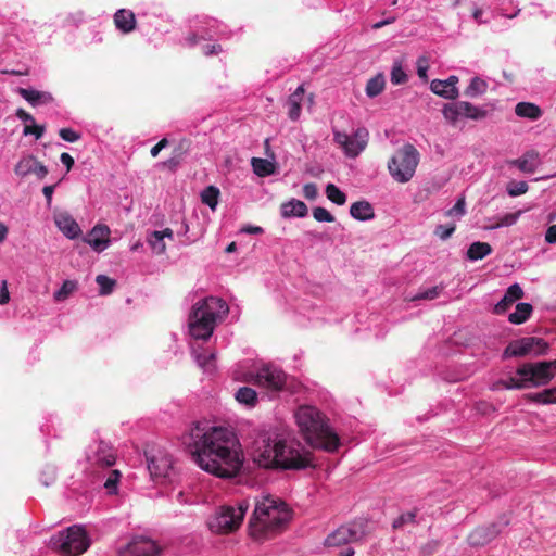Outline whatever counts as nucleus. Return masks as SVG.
<instances>
[{
	"instance_id": "nucleus-1",
	"label": "nucleus",
	"mask_w": 556,
	"mask_h": 556,
	"mask_svg": "<svg viewBox=\"0 0 556 556\" xmlns=\"http://www.w3.org/2000/svg\"><path fill=\"white\" fill-rule=\"evenodd\" d=\"M291 520V510L278 497L263 495L255 502L253 515L249 521V534L264 542L280 533Z\"/></svg>"
},
{
	"instance_id": "nucleus-2",
	"label": "nucleus",
	"mask_w": 556,
	"mask_h": 556,
	"mask_svg": "<svg viewBox=\"0 0 556 556\" xmlns=\"http://www.w3.org/2000/svg\"><path fill=\"white\" fill-rule=\"evenodd\" d=\"M295 419L304 439L313 448L334 452L341 446L340 438L329 426L328 418L315 406H300Z\"/></svg>"
},
{
	"instance_id": "nucleus-3",
	"label": "nucleus",
	"mask_w": 556,
	"mask_h": 556,
	"mask_svg": "<svg viewBox=\"0 0 556 556\" xmlns=\"http://www.w3.org/2000/svg\"><path fill=\"white\" fill-rule=\"evenodd\" d=\"M186 452H242L235 431L226 427L202 428L194 424L188 433L182 435Z\"/></svg>"
},
{
	"instance_id": "nucleus-4",
	"label": "nucleus",
	"mask_w": 556,
	"mask_h": 556,
	"mask_svg": "<svg viewBox=\"0 0 556 556\" xmlns=\"http://www.w3.org/2000/svg\"><path fill=\"white\" fill-rule=\"evenodd\" d=\"M229 313L228 304L220 298L208 296L198 301L189 314L188 326L192 338L206 341L214 332L217 320Z\"/></svg>"
},
{
	"instance_id": "nucleus-5",
	"label": "nucleus",
	"mask_w": 556,
	"mask_h": 556,
	"mask_svg": "<svg viewBox=\"0 0 556 556\" xmlns=\"http://www.w3.org/2000/svg\"><path fill=\"white\" fill-rule=\"evenodd\" d=\"M191 462L218 478H232L243 467V454H190Z\"/></svg>"
},
{
	"instance_id": "nucleus-6",
	"label": "nucleus",
	"mask_w": 556,
	"mask_h": 556,
	"mask_svg": "<svg viewBox=\"0 0 556 556\" xmlns=\"http://www.w3.org/2000/svg\"><path fill=\"white\" fill-rule=\"evenodd\" d=\"M90 546V539L83 526L74 525L58 532L49 540V547L62 556H79Z\"/></svg>"
},
{
	"instance_id": "nucleus-7",
	"label": "nucleus",
	"mask_w": 556,
	"mask_h": 556,
	"mask_svg": "<svg viewBox=\"0 0 556 556\" xmlns=\"http://www.w3.org/2000/svg\"><path fill=\"white\" fill-rule=\"evenodd\" d=\"M250 507L248 500L240 501L237 506H222L207 520L208 529L215 534L235 532L241 526Z\"/></svg>"
},
{
	"instance_id": "nucleus-8",
	"label": "nucleus",
	"mask_w": 556,
	"mask_h": 556,
	"mask_svg": "<svg viewBox=\"0 0 556 556\" xmlns=\"http://www.w3.org/2000/svg\"><path fill=\"white\" fill-rule=\"evenodd\" d=\"M260 467L281 470H301L317 466L314 454H255Z\"/></svg>"
},
{
	"instance_id": "nucleus-9",
	"label": "nucleus",
	"mask_w": 556,
	"mask_h": 556,
	"mask_svg": "<svg viewBox=\"0 0 556 556\" xmlns=\"http://www.w3.org/2000/svg\"><path fill=\"white\" fill-rule=\"evenodd\" d=\"M419 157L420 154L413 144H404L388 162L392 178L400 184L408 182L415 175Z\"/></svg>"
},
{
	"instance_id": "nucleus-10",
	"label": "nucleus",
	"mask_w": 556,
	"mask_h": 556,
	"mask_svg": "<svg viewBox=\"0 0 556 556\" xmlns=\"http://www.w3.org/2000/svg\"><path fill=\"white\" fill-rule=\"evenodd\" d=\"M516 374L527 377L530 388L546 386L556 376V359L525 363L517 368Z\"/></svg>"
},
{
	"instance_id": "nucleus-11",
	"label": "nucleus",
	"mask_w": 556,
	"mask_h": 556,
	"mask_svg": "<svg viewBox=\"0 0 556 556\" xmlns=\"http://www.w3.org/2000/svg\"><path fill=\"white\" fill-rule=\"evenodd\" d=\"M548 350V343L536 337H525L509 342L503 352V357H522L527 355H544Z\"/></svg>"
},
{
	"instance_id": "nucleus-12",
	"label": "nucleus",
	"mask_w": 556,
	"mask_h": 556,
	"mask_svg": "<svg viewBox=\"0 0 556 556\" xmlns=\"http://www.w3.org/2000/svg\"><path fill=\"white\" fill-rule=\"evenodd\" d=\"M442 114L450 124L455 125L460 116L473 121H481L485 118L486 111L475 106L470 102L458 101L444 104Z\"/></svg>"
},
{
	"instance_id": "nucleus-13",
	"label": "nucleus",
	"mask_w": 556,
	"mask_h": 556,
	"mask_svg": "<svg viewBox=\"0 0 556 556\" xmlns=\"http://www.w3.org/2000/svg\"><path fill=\"white\" fill-rule=\"evenodd\" d=\"M368 131L365 128H358L352 136L342 131H333V140L340 146L346 156L356 157L367 146Z\"/></svg>"
},
{
	"instance_id": "nucleus-14",
	"label": "nucleus",
	"mask_w": 556,
	"mask_h": 556,
	"mask_svg": "<svg viewBox=\"0 0 556 556\" xmlns=\"http://www.w3.org/2000/svg\"><path fill=\"white\" fill-rule=\"evenodd\" d=\"M249 381L270 391H280L286 384V374L276 367L263 366L255 375H251Z\"/></svg>"
},
{
	"instance_id": "nucleus-15",
	"label": "nucleus",
	"mask_w": 556,
	"mask_h": 556,
	"mask_svg": "<svg viewBox=\"0 0 556 556\" xmlns=\"http://www.w3.org/2000/svg\"><path fill=\"white\" fill-rule=\"evenodd\" d=\"M162 547L152 539L147 536H135L123 548L121 556H160Z\"/></svg>"
},
{
	"instance_id": "nucleus-16",
	"label": "nucleus",
	"mask_w": 556,
	"mask_h": 556,
	"mask_svg": "<svg viewBox=\"0 0 556 556\" xmlns=\"http://www.w3.org/2000/svg\"><path fill=\"white\" fill-rule=\"evenodd\" d=\"M102 468V476L105 479L104 489L109 495H115L118 492V483L122 478V473L117 469H111L115 464L116 458L114 454H106L103 459H97Z\"/></svg>"
},
{
	"instance_id": "nucleus-17",
	"label": "nucleus",
	"mask_w": 556,
	"mask_h": 556,
	"mask_svg": "<svg viewBox=\"0 0 556 556\" xmlns=\"http://www.w3.org/2000/svg\"><path fill=\"white\" fill-rule=\"evenodd\" d=\"M148 470L154 480L170 477L174 471L172 454H151L147 458Z\"/></svg>"
},
{
	"instance_id": "nucleus-18",
	"label": "nucleus",
	"mask_w": 556,
	"mask_h": 556,
	"mask_svg": "<svg viewBox=\"0 0 556 556\" xmlns=\"http://www.w3.org/2000/svg\"><path fill=\"white\" fill-rule=\"evenodd\" d=\"M255 447L253 452H285L287 446V441L278 435L273 437L268 432H261L257 435V439L254 442Z\"/></svg>"
},
{
	"instance_id": "nucleus-19",
	"label": "nucleus",
	"mask_w": 556,
	"mask_h": 556,
	"mask_svg": "<svg viewBox=\"0 0 556 556\" xmlns=\"http://www.w3.org/2000/svg\"><path fill=\"white\" fill-rule=\"evenodd\" d=\"M110 228L106 225H96L86 236L84 241L94 251L102 252L110 242Z\"/></svg>"
},
{
	"instance_id": "nucleus-20",
	"label": "nucleus",
	"mask_w": 556,
	"mask_h": 556,
	"mask_svg": "<svg viewBox=\"0 0 556 556\" xmlns=\"http://www.w3.org/2000/svg\"><path fill=\"white\" fill-rule=\"evenodd\" d=\"M54 222L59 230L68 239H75L81 233L79 225L68 212L63 211L55 213Z\"/></svg>"
},
{
	"instance_id": "nucleus-21",
	"label": "nucleus",
	"mask_w": 556,
	"mask_h": 556,
	"mask_svg": "<svg viewBox=\"0 0 556 556\" xmlns=\"http://www.w3.org/2000/svg\"><path fill=\"white\" fill-rule=\"evenodd\" d=\"M501 532L496 525L476 528L468 536V542L472 546H482L494 540Z\"/></svg>"
},
{
	"instance_id": "nucleus-22",
	"label": "nucleus",
	"mask_w": 556,
	"mask_h": 556,
	"mask_svg": "<svg viewBox=\"0 0 556 556\" xmlns=\"http://www.w3.org/2000/svg\"><path fill=\"white\" fill-rule=\"evenodd\" d=\"M357 538L358 533L356 530L349 526H341L326 538L325 545L328 547H339L355 541Z\"/></svg>"
},
{
	"instance_id": "nucleus-23",
	"label": "nucleus",
	"mask_w": 556,
	"mask_h": 556,
	"mask_svg": "<svg viewBox=\"0 0 556 556\" xmlns=\"http://www.w3.org/2000/svg\"><path fill=\"white\" fill-rule=\"evenodd\" d=\"M523 296V290L518 283L508 287L503 299L494 306V313L504 314L516 301Z\"/></svg>"
},
{
	"instance_id": "nucleus-24",
	"label": "nucleus",
	"mask_w": 556,
	"mask_h": 556,
	"mask_svg": "<svg viewBox=\"0 0 556 556\" xmlns=\"http://www.w3.org/2000/svg\"><path fill=\"white\" fill-rule=\"evenodd\" d=\"M115 27L124 34L135 30L137 21L131 10L119 9L114 14Z\"/></svg>"
},
{
	"instance_id": "nucleus-25",
	"label": "nucleus",
	"mask_w": 556,
	"mask_h": 556,
	"mask_svg": "<svg viewBox=\"0 0 556 556\" xmlns=\"http://www.w3.org/2000/svg\"><path fill=\"white\" fill-rule=\"evenodd\" d=\"M17 93L26 100L31 106L48 104L54 101L52 93L48 91H38L34 89L18 88Z\"/></svg>"
},
{
	"instance_id": "nucleus-26",
	"label": "nucleus",
	"mask_w": 556,
	"mask_h": 556,
	"mask_svg": "<svg viewBox=\"0 0 556 556\" xmlns=\"http://www.w3.org/2000/svg\"><path fill=\"white\" fill-rule=\"evenodd\" d=\"M280 213L283 218L305 217L308 213V208L303 201L291 199L281 204Z\"/></svg>"
},
{
	"instance_id": "nucleus-27",
	"label": "nucleus",
	"mask_w": 556,
	"mask_h": 556,
	"mask_svg": "<svg viewBox=\"0 0 556 556\" xmlns=\"http://www.w3.org/2000/svg\"><path fill=\"white\" fill-rule=\"evenodd\" d=\"M304 87L299 86L293 93H291L287 101L288 116L292 121H298L301 115V105L304 99Z\"/></svg>"
},
{
	"instance_id": "nucleus-28",
	"label": "nucleus",
	"mask_w": 556,
	"mask_h": 556,
	"mask_svg": "<svg viewBox=\"0 0 556 556\" xmlns=\"http://www.w3.org/2000/svg\"><path fill=\"white\" fill-rule=\"evenodd\" d=\"M350 214L357 220H369L375 217L374 207L367 201L354 202L350 207Z\"/></svg>"
},
{
	"instance_id": "nucleus-29",
	"label": "nucleus",
	"mask_w": 556,
	"mask_h": 556,
	"mask_svg": "<svg viewBox=\"0 0 556 556\" xmlns=\"http://www.w3.org/2000/svg\"><path fill=\"white\" fill-rule=\"evenodd\" d=\"M515 113L519 117L538 121L542 116V110L531 102H519L515 106Z\"/></svg>"
},
{
	"instance_id": "nucleus-30",
	"label": "nucleus",
	"mask_w": 556,
	"mask_h": 556,
	"mask_svg": "<svg viewBox=\"0 0 556 556\" xmlns=\"http://www.w3.org/2000/svg\"><path fill=\"white\" fill-rule=\"evenodd\" d=\"M525 399L528 402L536 404H556V387L545 389L538 393H528L525 395Z\"/></svg>"
},
{
	"instance_id": "nucleus-31",
	"label": "nucleus",
	"mask_w": 556,
	"mask_h": 556,
	"mask_svg": "<svg viewBox=\"0 0 556 556\" xmlns=\"http://www.w3.org/2000/svg\"><path fill=\"white\" fill-rule=\"evenodd\" d=\"M193 355L198 363V365L201 368H204L206 370H213L214 369V361H215V353L206 351L202 346L193 348Z\"/></svg>"
},
{
	"instance_id": "nucleus-32",
	"label": "nucleus",
	"mask_w": 556,
	"mask_h": 556,
	"mask_svg": "<svg viewBox=\"0 0 556 556\" xmlns=\"http://www.w3.org/2000/svg\"><path fill=\"white\" fill-rule=\"evenodd\" d=\"M492 253V247L486 242H473L467 250V257L471 261L482 260Z\"/></svg>"
},
{
	"instance_id": "nucleus-33",
	"label": "nucleus",
	"mask_w": 556,
	"mask_h": 556,
	"mask_svg": "<svg viewBox=\"0 0 556 556\" xmlns=\"http://www.w3.org/2000/svg\"><path fill=\"white\" fill-rule=\"evenodd\" d=\"M533 307L529 303H518L514 313L509 314L508 320L511 324H523L531 315Z\"/></svg>"
},
{
	"instance_id": "nucleus-34",
	"label": "nucleus",
	"mask_w": 556,
	"mask_h": 556,
	"mask_svg": "<svg viewBox=\"0 0 556 556\" xmlns=\"http://www.w3.org/2000/svg\"><path fill=\"white\" fill-rule=\"evenodd\" d=\"M386 86V79L382 74H378L375 77L370 78L366 84V94L369 98H375L379 96Z\"/></svg>"
},
{
	"instance_id": "nucleus-35",
	"label": "nucleus",
	"mask_w": 556,
	"mask_h": 556,
	"mask_svg": "<svg viewBox=\"0 0 556 556\" xmlns=\"http://www.w3.org/2000/svg\"><path fill=\"white\" fill-rule=\"evenodd\" d=\"M488 84L479 77L471 79L469 86L465 89L464 94L468 98H477L486 92Z\"/></svg>"
},
{
	"instance_id": "nucleus-36",
	"label": "nucleus",
	"mask_w": 556,
	"mask_h": 556,
	"mask_svg": "<svg viewBox=\"0 0 556 556\" xmlns=\"http://www.w3.org/2000/svg\"><path fill=\"white\" fill-rule=\"evenodd\" d=\"M252 167L254 173L260 177L269 176L275 170L274 164L266 159L253 157Z\"/></svg>"
},
{
	"instance_id": "nucleus-37",
	"label": "nucleus",
	"mask_w": 556,
	"mask_h": 556,
	"mask_svg": "<svg viewBox=\"0 0 556 556\" xmlns=\"http://www.w3.org/2000/svg\"><path fill=\"white\" fill-rule=\"evenodd\" d=\"M236 400L239 403L254 406L257 402V393L255 390L249 387H241L236 393Z\"/></svg>"
},
{
	"instance_id": "nucleus-38",
	"label": "nucleus",
	"mask_w": 556,
	"mask_h": 556,
	"mask_svg": "<svg viewBox=\"0 0 556 556\" xmlns=\"http://www.w3.org/2000/svg\"><path fill=\"white\" fill-rule=\"evenodd\" d=\"M430 89L433 93L448 99V100H455L457 99L456 96H454L453 92L450 91V86L447 85V81L434 79L431 81Z\"/></svg>"
},
{
	"instance_id": "nucleus-39",
	"label": "nucleus",
	"mask_w": 556,
	"mask_h": 556,
	"mask_svg": "<svg viewBox=\"0 0 556 556\" xmlns=\"http://www.w3.org/2000/svg\"><path fill=\"white\" fill-rule=\"evenodd\" d=\"M37 162V159L33 155L25 156L18 161L15 165L14 172L17 176L25 177L31 174L33 166Z\"/></svg>"
},
{
	"instance_id": "nucleus-40",
	"label": "nucleus",
	"mask_w": 556,
	"mask_h": 556,
	"mask_svg": "<svg viewBox=\"0 0 556 556\" xmlns=\"http://www.w3.org/2000/svg\"><path fill=\"white\" fill-rule=\"evenodd\" d=\"M520 378L510 377L507 380H501L497 382V386L503 387L504 389L511 390H522L530 388V383L527 380V377L519 376Z\"/></svg>"
},
{
	"instance_id": "nucleus-41",
	"label": "nucleus",
	"mask_w": 556,
	"mask_h": 556,
	"mask_svg": "<svg viewBox=\"0 0 556 556\" xmlns=\"http://www.w3.org/2000/svg\"><path fill=\"white\" fill-rule=\"evenodd\" d=\"M219 190L214 186L206 187L201 193V200L204 204L215 210L218 203Z\"/></svg>"
},
{
	"instance_id": "nucleus-42",
	"label": "nucleus",
	"mask_w": 556,
	"mask_h": 556,
	"mask_svg": "<svg viewBox=\"0 0 556 556\" xmlns=\"http://www.w3.org/2000/svg\"><path fill=\"white\" fill-rule=\"evenodd\" d=\"M327 198L337 205H343L346 202V195L334 184H328L326 187Z\"/></svg>"
},
{
	"instance_id": "nucleus-43",
	"label": "nucleus",
	"mask_w": 556,
	"mask_h": 556,
	"mask_svg": "<svg viewBox=\"0 0 556 556\" xmlns=\"http://www.w3.org/2000/svg\"><path fill=\"white\" fill-rule=\"evenodd\" d=\"M77 289V282L65 280L61 288L54 293V300L58 302L66 300Z\"/></svg>"
},
{
	"instance_id": "nucleus-44",
	"label": "nucleus",
	"mask_w": 556,
	"mask_h": 556,
	"mask_svg": "<svg viewBox=\"0 0 556 556\" xmlns=\"http://www.w3.org/2000/svg\"><path fill=\"white\" fill-rule=\"evenodd\" d=\"M533 154H527L521 159H517L510 162L511 165L517 166L523 173H534L535 165L532 160Z\"/></svg>"
},
{
	"instance_id": "nucleus-45",
	"label": "nucleus",
	"mask_w": 556,
	"mask_h": 556,
	"mask_svg": "<svg viewBox=\"0 0 556 556\" xmlns=\"http://www.w3.org/2000/svg\"><path fill=\"white\" fill-rule=\"evenodd\" d=\"M148 242L156 254H163L166 251L164 238L159 233V231H153L148 238Z\"/></svg>"
},
{
	"instance_id": "nucleus-46",
	"label": "nucleus",
	"mask_w": 556,
	"mask_h": 556,
	"mask_svg": "<svg viewBox=\"0 0 556 556\" xmlns=\"http://www.w3.org/2000/svg\"><path fill=\"white\" fill-rule=\"evenodd\" d=\"M96 282L100 287V294L101 295H108L113 292V289L116 285V281L111 279L110 277L105 275H98L96 277Z\"/></svg>"
},
{
	"instance_id": "nucleus-47",
	"label": "nucleus",
	"mask_w": 556,
	"mask_h": 556,
	"mask_svg": "<svg viewBox=\"0 0 556 556\" xmlns=\"http://www.w3.org/2000/svg\"><path fill=\"white\" fill-rule=\"evenodd\" d=\"M407 74L404 72L401 63H394L391 71V83L393 85H402L407 81Z\"/></svg>"
},
{
	"instance_id": "nucleus-48",
	"label": "nucleus",
	"mask_w": 556,
	"mask_h": 556,
	"mask_svg": "<svg viewBox=\"0 0 556 556\" xmlns=\"http://www.w3.org/2000/svg\"><path fill=\"white\" fill-rule=\"evenodd\" d=\"M528 191V184L526 181H511L507 186V192L510 197H517Z\"/></svg>"
},
{
	"instance_id": "nucleus-49",
	"label": "nucleus",
	"mask_w": 556,
	"mask_h": 556,
	"mask_svg": "<svg viewBox=\"0 0 556 556\" xmlns=\"http://www.w3.org/2000/svg\"><path fill=\"white\" fill-rule=\"evenodd\" d=\"M313 217L317 222H326V223H332L334 222V216L327 211L325 207L317 206L313 208Z\"/></svg>"
},
{
	"instance_id": "nucleus-50",
	"label": "nucleus",
	"mask_w": 556,
	"mask_h": 556,
	"mask_svg": "<svg viewBox=\"0 0 556 556\" xmlns=\"http://www.w3.org/2000/svg\"><path fill=\"white\" fill-rule=\"evenodd\" d=\"M416 514L414 511H407L399 516L392 523L394 529H400L406 523H414Z\"/></svg>"
},
{
	"instance_id": "nucleus-51",
	"label": "nucleus",
	"mask_w": 556,
	"mask_h": 556,
	"mask_svg": "<svg viewBox=\"0 0 556 556\" xmlns=\"http://www.w3.org/2000/svg\"><path fill=\"white\" fill-rule=\"evenodd\" d=\"M455 229H456V226L454 224L438 225L434 229V235L438 236L442 240H446L454 233Z\"/></svg>"
},
{
	"instance_id": "nucleus-52",
	"label": "nucleus",
	"mask_w": 556,
	"mask_h": 556,
	"mask_svg": "<svg viewBox=\"0 0 556 556\" xmlns=\"http://www.w3.org/2000/svg\"><path fill=\"white\" fill-rule=\"evenodd\" d=\"M521 214V211H518L516 213H508V214H505L503 217L500 218V220L496 223L495 226H493L492 228H498V227H504V226H511L514 225L518 217L520 216Z\"/></svg>"
},
{
	"instance_id": "nucleus-53",
	"label": "nucleus",
	"mask_w": 556,
	"mask_h": 556,
	"mask_svg": "<svg viewBox=\"0 0 556 556\" xmlns=\"http://www.w3.org/2000/svg\"><path fill=\"white\" fill-rule=\"evenodd\" d=\"M59 136L67 142H76L80 139L81 135L72 128H61Z\"/></svg>"
},
{
	"instance_id": "nucleus-54",
	"label": "nucleus",
	"mask_w": 556,
	"mask_h": 556,
	"mask_svg": "<svg viewBox=\"0 0 556 556\" xmlns=\"http://www.w3.org/2000/svg\"><path fill=\"white\" fill-rule=\"evenodd\" d=\"M442 288L435 286L424 292L418 293L413 300H433L439 296Z\"/></svg>"
},
{
	"instance_id": "nucleus-55",
	"label": "nucleus",
	"mask_w": 556,
	"mask_h": 556,
	"mask_svg": "<svg viewBox=\"0 0 556 556\" xmlns=\"http://www.w3.org/2000/svg\"><path fill=\"white\" fill-rule=\"evenodd\" d=\"M465 198L462 197L457 200L452 208L446 212L447 216H463L465 214Z\"/></svg>"
},
{
	"instance_id": "nucleus-56",
	"label": "nucleus",
	"mask_w": 556,
	"mask_h": 556,
	"mask_svg": "<svg viewBox=\"0 0 556 556\" xmlns=\"http://www.w3.org/2000/svg\"><path fill=\"white\" fill-rule=\"evenodd\" d=\"M45 132V126L42 125H26L24 127L23 134L25 136L27 135H34L36 139H39L43 136Z\"/></svg>"
},
{
	"instance_id": "nucleus-57",
	"label": "nucleus",
	"mask_w": 556,
	"mask_h": 556,
	"mask_svg": "<svg viewBox=\"0 0 556 556\" xmlns=\"http://www.w3.org/2000/svg\"><path fill=\"white\" fill-rule=\"evenodd\" d=\"M303 195L307 200H315L318 195V189L317 186L313 182L305 184L303 186Z\"/></svg>"
},
{
	"instance_id": "nucleus-58",
	"label": "nucleus",
	"mask_w": 556,
	"mask_h": 556,
	"mask_svg": "<svg viewBox=\"0 0 556 556\" xmlns=\"http://www.w3.org/2000/svg\"><path fill=\"white\" fill-rule=\"evenodd\" d=\"M202 51L205 56L217 55L223 52V47L219 43L205 45Z\"/></svg>"
},
{
	"instance_id": "nucleus-59",
	"label": "nucleus",
	"mask_w": 556,
	"mask_h": 556,
	"mask_svg": "<svg viewBox=\"0 0 556 556\" xmlns=\"http://www.w3.org/2000/svg\"><path fill=\"white\" fill-rule=\"evenodd\" d=\"M188 142L186 140H181L173 150L172 155L182 160L184 155L187 153L188 150Z\"/></svg>"
},
{
	"instance_id": "nucleus-60",
	"label": "nucleus",
	"mask_w": 556,
	"mask_h": 556,
	"mask_svg": "<svg viewBox=\"0 0 556 556\" xmlns=\"http://www.w3.org/2000/svg\"><path fill=\"white\" fill-rule=\"evenodd\" d=\"M428 68H429V66H428L427 60L424 59V58L418 59V61H417V74H418V76L421 79L426 80L428 78V76H427Z\"/></svg>"
},
{
	"instance_id": "nucleus-61",
	"label": "nucleus",
	"mask_w": 556,
	"mask_h": 556,
	"mask_svg": "<svg viewBox=\"0 0 556 556\" xmlns=\"http://www.w3.org/2000/svg\"><path fill=\"white\" fill-rule=\"evenodd\" d=\"M31 174H35L39 179H43L48 175V168L37 160L33 166Z\"/></svg>"
},
{
	"instance_id": "nucleus-62",
	"label": "nucleus",
	"mask_w": 556,
	"mask_h": 556,
	"mask_svg": "<svg viewBox=\"0 0 556 556\" xmlns=\"http://www.w3.org/2000/svg\"><path fill=\"white\" fill-rule=\"evenodd\" d=\"M167 146H168V140L166 138H163L154 147L151 148V151H150L151 156L156 157L159 155V153L161 152V150H163Z\"/></svg>"
},
{
	"instance_id": "nucleus-63",
	"label": "nucleus",
	"mask_w": 556,
	"mask_h": 556,
	"mask_svg": "<svg viewBox=\"0 0 556 556\" xmlns=\"http://www.w3.org/2000/svg\"><path fill=\"white\" fill-rule=\"evenodd\" d=\"M10 301V293L8 290V283L5 280L1 283V291H0V305L7 304Z\"/></svg>"
},
{
	"instance_id": "nucleus-64",
	"label": "nucleus",
	"mask_w": 556,
	"mask_h": 556,
	"mask_svg": "<svg viewBox=\"0 0 556 556\" xmlns=\"http://www.w3.org/2000/svg\"><path fill=\"white\" fill-rule=\"evenodd\" d=\"M545 240L548 243H556V225H552L547 228Z\"/></svg>"
}]
</instances>
